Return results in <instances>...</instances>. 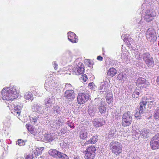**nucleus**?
<instances>
[{
  "instance_id": "obj_1",
  "label": "nucleus",
  "mask_w": 159,
  "mask_h": 159,
  "mask_svg": "<svg viewBox=\"0 0 159 159\" xmlns=\"http://www.w3.org/2000/svg\"><path fill=\"white\" fill-rule=\"evenodd\" d=\"M19 93L16 86L4 88L1 92L2 98L5 100H12L18 98Z\"/></svg>"
},
{
  "instance_id": "obj_2",
  "label": "nucleus",
  "mask_w": 159,
  "mask_h": 159,
  "mask_svg": "<svg viewBox=\"0 0 159 159\" xmlns=\"http://www.w3.org/2000/svg\"><path fill=\"white\" fill-rule=\"evenodd\" d=\"M154 102L153 99L150 97H143L139 103V112H137L135 114V117L138 119H140L143 118L142 116L144 114V111L146 108V105L147 103L150 102Z\"/></svg>"
},
{
  "instance_id": "obj_3",
  "label": "nucleus",
  "mask_w": 159,
  "mask_h": 159,
  "mask_svg": "<svg viewBox=\"0 0 159 159\" xmlns=\"http://www.w3.org/2000/svg\"><path fill=\"white\" fill-rule=\"evenodd\" d=\"M141 53L142 55V59L146 65L150 68L153 67L154 61L149 52H146L145 49H143Z\"/></svg>"
},
{
  "instance_id": "obj_4",
  "label": "nucleus",
  "mask_w": 159,
  "mask_h": 159,
  "mask_svg": "<svg viewBox=\"0 0 159 159\" xmlns=\"http://www.w3.org/2000/svg\"><path fill=\"white\" fill-rule=\"evenodd\" d=\"M46 77L48 78L46 80L44 84L45 88L47 91L51 92L58 86V84L53 79V77L50 76V77H49L47 75Z\"/></svg>"
},
{
  "instance_id": "obj_5",
  "label": "nucleus",
  "mask_w": 159,
  "mask_h": 159,
  "mask_svg": "<svg viewBox=\"0 0 159 159\" xmlns=\"http://www.w3.org/2000/svg\"><path fill=\"white\" fill-rule=\"evenodd\" d=\"M112 152L116 155H119L122 152V145L120 143L116 141H112L109 145Z\"/></svg>"
},
{
  "instance_id": "obj_6",
  "label": "nucleus",
  "mask_w": 159,
  "mask_h": 159,
  "mask_svg": "<svg viewBox=\"0 0 159 159\" xmlns=\"http://www.w3.org/2000/svg\"><path fill=\"white\" fill-rule=\"evenodd\" d=\"M132 115L130 111L125 112L122 115V125L123 126H129L132 122Z\"/></svg>"
},
{
  "instance_id": "obj_7",
  "label": "nucleus",
  "mask_w": 159,
  "mask_h": 159,
  "mask_svg": "<svg viewBox=\"0 0 159 159\" xmlns=\"http://www.w3.org/2000/svg\"><path fill=\"white\" fill-rule=\"evenodd\" d=\"M146 37L148 40L154 43L157 40V37L155 30L152 28H149L146 32Z\"/></svg>"
},
{
  "instance_id": "obj_8",
  "label": "nucleus",
  "mask_w": 159,
  "mask_h": 159,
  "mask_svg": "<svg viewBox=\"0 0 159 159\" xmlns=\"http://www.w3.org/2000/svg\"><path fill=\"white\" fill-rule=\"evenodd\" d=\"M44 107L41 104L37 103L34 104L32 107V109L36 114L42 116H46V111L44 110Z\"/></svg>"
},
{
  "instance_id": "obj_9",
  "label": "nucleus",
  "mask_w": 159,
  "mask_h": 159,
  "mask_svg": "<svg viewBox=\"0 0 159 159\" xmlns=\"http://www.w3.org/2000/svg\"><path fill=\"white\" fill-rule=\"evenodd\" d=\"M96 149L94 146H91L87 148L84 151L85 157L87 159H94L95 156Z\"/></svg>"
},
{
  "instance_id": "obj_10",
  "label": "nucleus",
  "mask_w": 159,
  "mask_h": 159,
  "mask_svg": "<svg viewBox=\"0 0 159 159\" xmlns=\"http://www.w3.org/2000/svg\"><path fill=\"white\" fill-rule=\"evenodd\" d=\"M50 155L55 158L60 159H68L69 157L66 154L58 151L56 149H51L48 151Z\"/></svg>"
},
{
  "instance_id": "obj_11",
  "label": "nucleus",
  "mask_w": 159,
  "mask_h": 159,
  "mask_svg": "<svg viewBox=\"0 0 159 159\" xmlns=\"http://www.w3.org/2000/svg\"><path fill=\"white\" fill-rule=\"evenodd\" d=\"M75 62L76 64L74 67H73V68H72L73 71L77 75L83 74L84 70L83 63L78 61H76Z\"/></svg>"
},
{
  "instance_id": "obj_12",
  "label": "nucleus",
  "mask_w": 159,
  "mask_h": 159,
  "mask_svg": "<svg viewBox=\"0 0 159 159\" xmlns=\"http://www.w3.org/2000/svg\"><path fill=\"white\" fill-rule=\"evenodd\" d=\"M150 144L151 148L157 150L159 148V134L155 135L151 139Z\"/></svg>"
},
{
  "instance_id": "obj_13",
  "label": "nucleus",
  "mask_w": 159,
  "mask_h": 159,
  "mask_svg": "<svg viewBox=\"0 0 159 159\" xmlns=\"http://www.w3.org/2000/svg\"><path fill=\"white\" fill-rule=\"evenodd\" d=\"M90 98L89 94L86 93H80L78 95L77 102L79 104H83Z\"/></svg>"
},
{
  "instance_id": "obj_14",
  "label": "nucleus",
  "mask_w": 159,
  "mask_h": 159,
  "mask_svg": "<svg viewBox=\"0 0 159 159\" xmlns=\"http://www.w3.org/2000/svg\"><path fill=\"white\" fill-rule=\"evenodd\" d=\"M136 84L141 89L146 88L149 85V82L145 79L142 77L139 78L137 80Z\"/></svg>"
},
{
  "instance_id": "obj_15",
  "label": "nucleus",
  "mask_w": 159,
  "mask_h": 159,
  "mask_svg": "<svg viewBox=\"0 0 159 159\" xmlns=\"http://www.w3.org/2000/svg\"><path fill=\"white\" fill-rule=\"evenodd\" d=\"M46 115L42 116L36 114V115L30 117V122L33 125H37L40 122V121L43 118H45Z\"/></svg>"
},
{
  "instance_id": "obj_16",
  "label": "nucleus",
  "mask_w": 159,
  "mask_h": 159,
  "mask_svg": "<svg viewBox=\"0 0 159 159\" xmlns=\"http://www.w3.org/2000/svg\"><path fill=\"white\" fill-rule=\"evenodd\" d=\"M64 97L66 100L72 101L75 97V93L73 90H65L63 94Z\"/></svg>"
},
{
  "instance_id": "obj_17",
  "label": "nucleus",
  "mask_w": 159,
  "mask_h": 159,
  "mask_svg": "<svg viewBox=\"0 0 159 159\" xmlns=\"http://www.w3.org/2000/svg\"><path fill=\"white\" fill-rule=\"evenodd\" d=\"M91 136L90 132L84 129H82L79 133L80 138L83 140H86Z\"/></svg>"
},
{
  "instance_id": "obj_18",
  "label": "nucleus",
  "mask_w": 159,
  "mask_h": 159,
  "mask_svg": "<svg viewBox=\"0 0 159 159\" xmlns=\"http://www.w3.org/2000/svg\"><path fill=\"white\" fill-rule=\"evenodd\" d=\"M68 38L69 40L73 43L78 42V37L72 32L70 31L68 33Z\"/></svg>"
},
{
  "instance_id": "obj_19",
  "label": "nucleus",
  "mask_w": 159,
  "mask_h": 159,
  "mask_svg": "<svg viewBox=\"0 0 159 159\" xmlns=\"http://www.w3.org/2000/svg\"><path fill=\"white\" fill-rule=\"evenodd\" d=\"M26 126L27 127L28 130L34 136H37L39 134V130L38 129L35 128L33 126H31L28 124H26Z\"/></svg>"
},
{
  "instance_id": "obj_20",
  "label": "nucleus",
  "mask_w": 159,
  "mask_h": 159,
  "mask_svg": "<svg viewBox=\"0 0 159 159\" xmlns=\"http://www.w3.org/2000/svg\"><path fill=\"white\" fill-rule=\"evenodd\" d=\"M108 85L106 84L105 81L101 82L99 87V90L100 93L105 94L108 90Z\"/></svg>"
},
{
  "instance_id": "obj_21",
  "label": "nucleus",
  "mask_w": 159,
  "mask_h": 159,
  "mask_svg": "<svg viewBox=\"0 0 159 159\" xmlns=\"http://www.w3.org/2000/svg\"><path fill=\"white\" fill-rule=\"evenodd\" d=\"M44 103L46 107L48 109L52 106V105L55 103V99L53 97L49 98H47L44 100Z\"/></svg>"
},
{
  "instance_id": "obj_22",
  "label": "nucleus",
  "mask_w": 159,
  "mask_h": 159,
  "mask_svg": "<svg viewBox=\"0 0 159 159\" xmlns=\"http://www.w3.org/2000/svg\"><path fill=\"white\" fill-rule=\"evenodd\" d=\"M11 110H17L20 111L23 106V104L21 103H18L16 104L10 105V106H8Z\"/></svg>"
},
{
  "instance_id": "obj_23",
  "label": "nucleus",
  "mask_w": 159,
  "mask_h": 159,
  "mask_svg": "<svg viewBox=\"0 0 159 159\" xmlns=\"http://www.w3.org/2000/svg\"><path fill=\"white\" fill-rule=\"evenodd\" d=\"M98 137L97 136H93L89 140L86 141L84 144L83 146H86L90 144H94L98 140Z\"/></svg>"
},
{
  "instance_id": "obj_24",
  "label": "nucleus",
  "mask_w": 159,
  "mask_h": 159,
  "mask_svg": "<svg viewBox=\"0 0 159 159\" xmlns=\"http://www.w3.org/2000/svg\"><path fill=\"white\" fill-rule=\"evenodd\" d=\"M93 124L96 127H98L105 124V122L102 119L95 120L93 121Z\"/></svg>"
},
{
  "instance_id": "obj_25",
  "label": "nucleus",
  "mask_w": 159,
  "mask_h": 159,
  "mask_svg": "<svg viewBox=\"0 0 159 159\" xmlns=\"http://www.w3.org/2000/svg\"><path fill=\"white\" fill-rule=\"evenodd\" d=\"M143 13L150 15L154 17L156 16V12L152 9L150 8L149 6H148L147 10H145V11H144Z\"/></svg>"
},
{
  "instance_id": "obj_26",
  "label": "nucleus",
  "mask_w": 159,
  "mask_h": 159,
  "mask_svg": "<svg viewBox=\"0 0 159 159\" xmlns=\"http://www.w3.org/2000/svg\"><path fill=\"white\" fill-rule=\"evenodd\" d=\"M127 78V75L125 73H120L119 74L117 77L116 79L121 82H124Z\"/></svg>"
},
{
  "instance_id": "obj_27",
  "label": "nucleus",
  "mask_w": 159,
  "mask_h": 159,
  "mask_svg": "<svg viewBox=\"0 0 159 159\" xmlns=\"http://www.w3.org/2000/svg\"><path fill=\"white\" fill-rule=\"evenodd\" d=\"M140 135L143 137L146 138L148 137L149 135V130L146 129H143L140 131Z\"/></svg>"
},
{
  "instance_id": "obj_28",
  "label": "nucleus",
  "mask_w": 159,
  "mask_h": 159,
  "mask_svg": "<svg viewBox=\"0 0 159 159\" xmlns=\"http://www.w3.org/2000/svg\"><path fill=\"white\" fill-rule=\"evenodd\" d=\"M117 73L116 70L114 68H111L109 70L107 74L109 76L111 77L114 76Z\"/></svg>"
},
{
  "instance_id": "obj_29",
  "label": "nucleus",
  "mask_w": 159,
  "mask_h": 159,
  "mask_svg": "<svg viewBox=\"0 0 159 159\" xmlns=\"http://www.w3.org/2000/svg\"><path fill=\"white\" fill-rule=\"evenodd\" d=\"M144 48H142L141 50H140V52H139L138 50H135L134 55L136 58L139 60H141V58L142 57V55L141 53V52L143 50Z\"/></svg>"
},
{
  "instance_id": "obj_30",
  "label": "nucleus",
  "mask_w": 159,
  "mask_h": 159,
  "mask_svg": "<svg viewBox=\"0 0 159 159\" xmlns=\"http://www.w3.org/2000/svg\"><path fill=\"white\" fill-rule=\"evenodd\" d=\"M143 17L144 18V20L147 22H150L152 21L154 18V16L150 15L148 14H143L142 15Z\"/></svg>"
},
{
  "instance_id": "obj_31",
  "label": "nucleus",
  "mask_w": 159,
  "mask_h": 159,
  "mask_svg": "<svg viewBox=\"0 0 159 159\" xmlns=\"http://www.w3.org/2000/svg\"><path fill=\"white\" fill-rule=\"evenodd\" d=\"M121 57L124 63L127 64L130 61L129 57L126 55V53H123L121 55Z\"/></svg>"
},
{
  "instance_id": "obj_32",
  "label": "nucleus",
  "mask_w": 159,
  "mask_h": 159,
  "mask_svg": "<svg viewBox=\"0 0 159 159\" xmlns=\"http://www.w3.org/2000/svg\"><path fill=\"white\" fill-rule=\"evenodd\" d=\"M24 98L26 100H32L33 99V97L30 92H28L25 93Z\"/></svg>"
},
{
  "instance_id": "obj_33",
  "label": "nucleus",
  "mask_w": 159,
  "mask_h": 159,
  "mask_svg": "<svg viewBox=\"0 0 159 159\" xmlns=\"http://www.w3.org/2000/svg\"><path fill=\"white\" fill-rule=\"evenodd\" d=\"M107 102L108 104H110L111 103L113 102V95L111 93H107L106 97Z\"/></svg>"
},
{
  "instance_id": "obj_34",
  "label": "nucleus",
  "mask_w": 159,
  "mask_h": 159,
  "mask_svg": "<svg viewBox=\"0 0 159 159\" xmlns=\"http://www.w3.org/2000/svg\"><path fill=\"white\" fill-rule=\"evenodd\" d=\"M73 56V54L70 51H68L66 52L65 57L66 58L67 61H70L72 58Z\"/></svg>"
},
{
  "instance_id": "obj_35",
  "label": "nucleus",
  "mask_w": 159,
  "mask_h": 159,
  "mask_svg": "<svg viewBox=\"0 0 159 159\" xmlns=\"http://www.w3.org/2000/svg\"><path fill=\"white\" fill-rule=\"evenodd\" d=\"M61 109V108H60L58 106H54L53 108L54 113L56 115L61 113L62 112Z\"/></svg>"
},
{
  "instance_id": "obj_36",
  "label": "nucleus",
  "mask_w": 159,
  "mask_h": 159,
  "mask_svg": "<svg viewBox=\"0 0 159 159\" xmlns=\"http://www.w3.org/2000/svg\"><path fill=\"white\" fill-rule=\"evenodd\" d=\"M98 109L99 112L101 114L104 113L106 111V108L104 105L101 102L98 107Z\"/></svg>"
},
{
  "instance_id": "obj_37",
  "label": "nucleus",
  "mask_w": 159,
  "mask_h": 159,
  "mask_svg": "<svg viewBox=\"0 0 159 159\" xmlns=\"http://www.w3.org/2000/svg\"><path fill=\"white\" fill-rule=\"evenodd\" d=\"M88 113L91 116H93L96 112V109L94 107H90L88 109Z\"/></svg>"
},
{
  "instance_id": "obj_38",
  "label": "nucleus",
  "mask_w": 159,
  "mask_h": 159,
  "mask_svg": "<svg viewBox=\"0 0 159 159\" xmlns=\"http://www.w3.org/2000/svg\"><path fill=\"white\" fill-rule=\"evenodd\" d=\"M44 136L45 140L49 142H52L53 140V137L50 134H45Z\"/></svg>"
},
{
  "instance_id": "obj_39",
  "label": "nucleus",
  "mask_w": 159,
  "mask_h": 159,
  "mask_svg": "<svg viewBox=\"0 0 159 159\" xmlns=\"http://www.w3.org/2000/svg\"><path fill=\"white\" fill-rule=\"evenodd\" d=\"M141 93V91L139 89H135L132 95L133 97L137 98Z\"/></svg>"
},
{
  "instance_id": "obj_40",
  "label": "nucleus",
  "mask_w": 159,
  "mask_h": 159,
  "mask_svg": "<svg viewBox=\"0 0 159 159\" xmlns=\"http://www.w3.org/2000/svg\"><path fill=\"white\" fill-rule=\"evenodd\" d=\"M153 116L156 120H159V107H157L155 110Z\"/></svg>"
},
{
  "instance_id": "obj_41",
  "label": "nucleus",
  "mask_w": 159,
  "mask_h": 159,
  "mask_svg": "<svg viewBox=\"0 0 159 159\" xmlns=\"http://www.w3.org/2000/svg\"><path fill=\"white\" fill-rule=\"evenodd\" d=\"M63 122L60 119L56 121L54 123L56 124V129H59V127L61 126Z\"/></svg>"
},
{
  "instance_id": "obj_42",
  "label": "nucleus",
  "mask_w": 159,
  "mask_h": 159,
  "mask_svg": "<svg viewBox=\"0 0 159 159\" xmlns=\"http://www.w3.org/2000/svg\"><path fill=\"white\" fill-rule=\"evenodd\" d=\"M11 110V112L12 114H13L14 115L17 116V117H18V118L20 119V118L19 117L20 115L21 111H19V110H14L13 109V110Z\"/></svg>"
},
{
  "instance_id": "obj_43",
  "label": "nucleus",
  "mask_w": 159,
  "mask_h": 159,
  "mask_svg": "<svg viewBox=\"0 0 159 159\" xmlns=\"http://www.w3.org/2000/svg\"><path fill=\"white\" fill-rule=\"evenodd\" d=\"M128 34H125V35H122L121 36L122 38L123 39V40L124 42L126 43H128L129 42V39H130V38H128Z\"/></svg>"
},
{
  "instance_id": "obj_44",
  "label": "nucleus",
  "mask_w": 159,
  "mask_h": 159,
  "mask_svg": "<svg viewBox=\"0 0 159 159\" xmlns=\"http://www.w3.org/2000/svg\"><path fill=\"white\" fill-rule=\"evenodd\" d=\"M43 147H41L39 148H36V152H34L35 154H37L38 155L41 154L43 150Z\"/></svg>"
},
{
  "instance_id": "obj_45",
  "label": "nucleus",
  "mask_w": 159,
  "mask_h": 159,
  "mask_svg": "<svg viewBox=\"0 0 159 159\" xmlns=\"http://www.w3.org/2000/svg\"><path fill=\"white\" fill-rule=\"evenodd\" d=\"M16 143L20 146H22L25 145V142L23 140L19 139Z\"/></svg>"
},
{
  "instance_id": "obj_46",
  "label": "nucleus",
  "mask_w": 159,
  "mask_h": 159,
  "mask_svg": "<svg viewBox=\"0 0 159 159\" xmlns=\"http://www.w3.org/2000/svg\"><path fill=\"white\" fill-rule=\"evenodd\" d=\"M72 86L70 84H66L65 88L64 89V90L71 89Z\"/></svg>"
},
{
  "instance_id": "obj_47",
  "label": "nucleus",
  "mask_w": 159,
  "mask_h": 159,
  "mask_svg": "<svg viewBox=\"0 0 159 159\" xmlns=\"http://www.w3.org/2000/svg\"><path fill=\"white\" fill-rule=\"evenodd\" d=\"M53 66L55 70H57L58 66L56 61H54L52 62Z\"/></svg>"
},
{
  "instance_id": "obj_48",
  "label": "nucleus",
  "mask_w": 159,
  "mask_h": 159,
  "mask_svg": "<svg viewBox=\"0 0 159 159\" xmlns=\"http://www.w3.org/2000/svg\"><path fill=\"white\" fill-rule=\"evenodd\" d=\"M155 102H150L148 104V108L151 109L155 106Z\"/></svg>"
},
{
  "instance_id": "obj_49",
  "label": "nucleus",
  "mask_w": 159,
  "mask_h": 159,
  "mask_svg": "<svg viewBox=\"0 0 159 159\" xmlns=\"http://www.w3.org/2000/svg\"><path fill=\"white\" fill-rule=\"evenodd\" d=\"M89 87L91 89H95V86L93 82L90 83L88 85Z\"/></svg>"
},
{
  "instance_id": "obj_50",
  "label": "nucleus",
  "mask_w": 159,
  "mask_h": 159,
  "mask_svg": "<svg viewBox=\"0 0 159 159\" xmlns=\"http://www.w3.org/2000/svg\"><path fill=\"white\" fill-rule=\"evenodd\" d=\"M144 24L145 23L143 22V21L141 20L138 24V27L141 28L143 27Z\"/></svg>"
},
{
  "instance_id": "obj_51",
  "label": "nucleus",
  "mask_w": 159,
  "mask_h": 159,
  "mask_svg": "<svg viewBox=\"0 0 159 159\" xmlns=\"http://www.w3.org/2000/svg\"><path fill=\"white\" fill-rule=\"evenodd\" d=\"M81 78L83 79L84 82H86L88 79L87 75L85 74L82 75Z\"/></svg>"
},
{
  "instance_id": "obj_52",
  "label": "nucleus",
  "mask_w": 159,
  "mask_h": 159,
  "mask_svg": "<svg viewBox=\"0 0 159 159\" xmlns=\"http://www.w3.org/2000/svg\"><path fill=\"white\" fill-rule=\"evenodd\" d=\"M33 156L31 154L27 155L25 157V159H33Z\"/></svg>"
},
{
  "instance_id": "obj_53",
  "label": "nucleus",
  "mask_w": 159,
  "mask_h": 159,
  "mask_svg": "<svg viewBox=\"0 0 159 159\" xmlns=\"http://www.w3.org/2000/svg\"><path fill=\"white\" fill-rule=\"evenodd\" d=\"M66 127H64L63 128H62L61 130V133L63 134H65L66 132Z\"/></svg>"
},
{
  "instance_id": "obj_54",
  "label": "nucleus",
  "mask_w": 159,
  "mask_h": 159,
  "mask_svg": "<svg viewBox=\"0 0 159 159\" xmlns=\"http://www.w3.org/2000/svg\"><path fill=\"white\" fill-rule=\"evenodd\" d=\"M97 59L100 61H102L103 59V58L101 56H98L97 57Z\"/></svg>"
},
{
  "instance_id": "obj_55",
  "label": "nucleus",
  "mask_w": 159,
  "mask_h": 159,
  "mask_svg": "<svg viewBox=\"0 0 159 159\" xmlns=\"http://www.w3.org/2000/svg\"><path fill=\"white\" fill-rule=\"evenodd\" d=\"M157 83L158 85L159 86V76L157 77Z\"/></svg>"
},
{
  "instance_id": "obj_56",
  "label": "nucleus",
  "mask_w": 159,
  "mask_h": 159,
  "mask_svg": "<svg viewBox=\"0 0 159 159\" xmlns=\"http://www.w3.org/2000/svg\"><path fill=\"white\" fill-rule=\"evenodd\" d=\"M74 159H79V157H75L74 158Z\"/></svg>"
},
{
  "instance_id": "obj_57",
  "label": "nucleus",
  "mask_w": 159,
  "mask_h": 159,
  "mask_svg": "<svg viewBox=\"0 0 159 159\" xmlns=\"http://www.w3.org/2000/svg\"><path fill=\"white\" fill-rule=\"evenodd\" d=\"M145 6H146L145 4H144L142 5V8L145 7Z\"/></svg>"
},
{
  "instance_id": "obj_58",
  "label": "nucleus",
  "mask_w": 159,
  "mask_h": 159,
  "mask_svg": "<svg viewBox=\"0 0 159 159\" xmlns=\"http://www.w3.org/2000/svg\"><path fill=\"white\" fill-rule=\"evenodd\" d=\"M132 159H139V157L133 158Z\"/></svg>"
},
{
  "instance_id": "obj_59",
  "label": "nucleus",
  "mask_w": 159,
  "mask_h": 159,
  "mask_svg": "<svg viewBox=\"0 0 159 159\" xmlns=\"http://www.w3.org/2000/svg\"><path fill=\"white\" fill-rule=\"evenodd\" d=\"M2 139H0V142H2Z\"/></svg>"
},
{
  "instance_id": "obj_60",
  "label": "nucleus",
  "mask_w": 159,
  "mask_h": 159,
  "mask_svg": "<svg viewBox=\"0 0 159 159\" xmlns=\"http://www.w3.org/2000/svg\"><path fill=\"white\" fill-rule=\"evenodd\" d=\"M89 63L90 64H91V62H89Z\"/></svg>"
}]
</instances>
